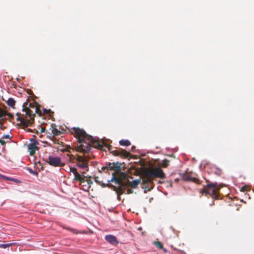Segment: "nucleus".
Here are the masks:
<instances>
[{"mask_svg": "<svg viewBox=\"0 0 254 254\" xmlns=\"http://www.w3.org/2000/svg\"><path fill=\"white\" fill-rule=\"evenodd\" d=\"M90 158L87 156H81L77 155L76 156V166L79 168L84 169L85 172L88 171V161Z\"/></svg>", "mask_w": 254, "mask_h": 254, "instance_id": "39448f33", "label": "nucleus"}, {"mask_svg": "<svg viewBox=\"0 0 254 254\" xmlns=\"http://www.w3.org/2000/svg\"><path fill=\"white\" fill-rule=\"evenodd\" d=\"M162 249L163 250V251L165 253H167V250L166 249L164 248L163 247V249Z\"/></svg>", "mask_w": 254, "mask_h": 254, "instance_id": "4c0bfd02", "label": "nucleus"}, {"mask_svg": "<svg viewBox=\"0 0 254 254\" xmlns=\"http://www.w3.org/2000/svg\"><path fill=\"white\" fill-rule=\"evenodd\" d=\"M70 172H72L74 176V178H76V176H77L79 173L77 172L76 168L75 167H70L69 168Z\"/></svg>", "mask_w": 254, "mask_h": 254, "instance_id": "aec40b11", "label": "nucleus"}, {"mask_svg": "<svg viewBox=\"0 0 254 254\" xmlns=\"http://www.w3.org/2000/svg\"><path fill=\"white\" fill-rule=\"evenodd\" d=\"M62 133V131L57 129L55 124H52L48 131V133L49 134V137H54V136L60 135Z\"/></svg>", "mask_w": 254, "mask_h": 254, "instance_id": "9d476101", "label": "nucleus"}, {"mask_svg": "<svg viewBox=\"0 0 254 254\" xmlns=\"http://www.w3.org/2000/svg\"><path fill=\"white\" fill-rule=\"evenodd\" d=\"M44 113H45V114H50V113H52L53 114V113L51 111L50 109H49V110H47V109H44Z\"/></svg>", "mask_w": 254, "mask_h": 254, "instance_id": "c85d7f7f", "label": "nucleus"}, {"mask_svg": "<svg viewBox=\"0 0 254 254\" xmlns=\"http://www.w3.org/2000/svg\"><path fill=\"white\" fill-rule=\"evenodd\" d=\"M6 116H7L10 118H12L13 117V115L12 114L9 113H6Z\"/></svg>", "mask_w": 254, "mask_h": 254, "instance_id": "2f4dec72", "label": "nucleus"}, {"mask_svg": "<svg viewBox=\"0 0 254 254\" xmlns=\"http://www.w3.org/2000/svg\"><path fill=\"white\" fill-rule=\"evenodd\" d=\"M134 148H135V146H132L131 147V149H132V150L134 149Z\"/></svg>", "mask_w": 254, "mask_h": 254, "instance_id": "ea45409f", "label": "nucleus"}, {"mask_svg": "<svg viewBox=\"0 0 254 254\" xmlns=\"http://www.w3.org/2000/svg\"><path fill=\"white\" fill-rule=\"evenodd\" d=\"M86 182L87 183V185H83V187L84 186L87 189H89L90 188L91 184H92V181L90 179H86Z\"/></svg>", "mask_w": 254, "mask_h": 254, "instance_id": "b1692460", "label": "nucleus"}, {"mask_svg": "<svg viewBox=\"0 0 254 254\" xmlns=\"http://www.w3.org/2000/svg\"><path fill=\"white\" fill-rule=\"evenodd\" d=\"M169 163V160L168 159H164L162 161L161 165L162 167H167Z\"/></svg>", "mask_w": 254, "mask_h": 254, "instance_id": "4be33fe9", "label": "nucleus"}, {"mask_svg": "<svg viewBox=\"0 0 254 254\" xmlns=\"http://www.w3.org/2000/svg\"><path fill=\"white\" fill-rule=\"evenodd\" d=\"M0 143L3 146L5 145V141L4 140L0 139Z\"/></svg>", "mask_w": 254, "mask_h": 254, "instance_id": "473e14b6", "label": "nucleus"}, {"mask_svg": "<svg viewBox=\"0 0 254 254\" xmlns=\"http://www.w3.org/2000/svg\"><path fill=\"white\" fill-rule=\"evenodd\" d=\"M22 111L25 114H16V120L19 121L24 127H27L34 123V118L36 114L42 115L39 105L35 102L33 103L25 102L23 104Z\"/></svg>", "mask_w": 254, "mask_h": 254, "instance_id": "f03ea898", "label": "nucleus"}, {"mask_svg": "<svg viewBox=\"0 0 254 254\" xmlns=\"http://www.w3.org/2000/svg\"><path fill=\"white\" fill-rule=\"evenodd\" d=\"M68 230H70V231H71L72 232H73L74 233H76L75 232V230H73V229H67Z\"/></svg>", "mask_w": 254, "mask_h": 254, "instance_id": "e433bc0d", "label": "nucleus"}, {"mask_svg": "<svg viewBox=\"0 0 254 254\" xmlns=\"http://www.w3.org/2000/svg\"><path fill=\"white\" fill-rule=\"evenodd\" d=\"M3 138L8 139V138H10V136L9 135H4L3 136Z\"/></svg>", "mask_w": 254, "mask_h": 254, "instance_id": "72a5a7b5", "label": "nucleus"}, {"mask_svg": "<svg viewBox=\"0 0 254 254\" xmlns=\"http://www.w3.org/2000/svg\"><path fill=\"white\" fill-rule=\"evenodd\" d=\"M30 141H31V143L28 144V149L30 155L33 156L35 154L36 151L38 149L37 145L39 143L34 138L31 139Z\"/></svg>", "mask_w": 254, "mask_h": 254, "instance_id": "1a4fd4ad", "label": "nucleus"}, {"mask_svg": "<svg viewBox=\"0 0 254 254\" xmlns=\"http://www.w3.org/2000/svg\"><path fill=\"white\" fill-rule=\"evenodd\" d=\"M47 162L50 165L54 167H63L65 165L64 163L62 162L60 157L53 156H49Z\"/></svg>", "mask_w": 254, "mask_h": 254, "instance_id": "0eeeda50", "label": "nucleus"}, {"mask_svg": "<svg viewBox=\"0 0 254 254\" xmlns=\"http://www.w3.org/2000/svg\"><path fill=\"white\" fill-rule=\"evenodd\" d=\"M14 243L0 244V248L6 249L14 245Z\"/></svg>", "mask_w": 254, "mask_h": 254, "instance_id": "6ab92c4d", "label": "nucleus"}, {"mask_svg": "<svg viewBox=\"0 0 254 254\" xmlns=\"http://www.w3.org/2000/svg\"><path fill=\"white\" fill-rule=\"evenodd\" d=\"M146 175L150 177L160 178L163 179L165 177V175L162 170L160 167L152 168L146 172Z\"/></svg>", "mask_w": 254, "mask_h": 254, "instance_id": "423d86ee", "label": "nucleus"}, {"mask_svg": "<svg viewBox=\"0 0 254 254\" xmlns=\"http://www.w3.org/2000/svg\"><path fill=\"white\" fill-rule=\"evenodd\" d=\"M154 244H155V246H156V247H157L158 248H159V249H163V246L161 242H158V241H157V242H155L154 243Z\"/></svg>", "mask_w": 254, "mask_h": 254, "instance_id": "393cba45", "label": "nucleus"}, {"mask_svg": "<svg viewBox=\"0 0 254 254\" xmlns=\"http://www.w3.org/2000/svg\"><path fill=\"white\" fill-rule=\"evenodd\" d=\"M140 180H138V179L133 180L131 182L128 181L127 185L129 187H132L133 188H136L137 187L138 184L140 183Z\"/></svg>", "mask_w": 254, "mask_h": 254, "instance_id": "2eb2a0df", "label": "nucleus"}, {"mask_svg": "<svg viewBox=\"0 0 254 254\" xmlns=\"http://www.w3.org/2000/svg\"><path fill=\"white\" fill-rule=\"evenodd\" d=\"M219 189L217 187L216 183H210L204 187L200 192L205 194L206 196H209L215 199H218Z\"/></svg>", "mask_w": 254, "mask_h": 254, "instance_id": "20e7f679", "label": "nucleus"}, {"mask_svg": "<svg viewBox=\"0 0 254 254\" xmlns=\"http://www.w3.org/2000/svg\"><path fill=\"white\" fill-rule=\"evenodd\" d=\"M6 115V112L0 109V118L3 121H4L6 119L5 116Z\"/></svg>", "mask_w": 254, "mask_h": 254, "instance_id": "a211bd4d", "label": "nucleus"}, {"mask_svg": "<svg viewBox=\"0 0 254 254\" xmlns=\"http://www.w3.org/2000/svg\"><path fill=\"white\" fill-rule=\"evenodd\" d=\"M188 180H192L193 182H195L197 184H199V180L197 178H193V179H191L190 177H188Z\"/></svg>", "mask_w": 254, "mask_h": 254, "instance_id": "cd10ccee", "label": "nucleus"}, {"mask_svg": "<svg viewBox=\"0 0 254 254\" xmlns=\"http://www.w3.org/2000/svg\"><path fill=\"white\" fill-rule=\"evenodd\" d=\"M67 156L68 157L69 161L71 162H73L74 160H76V157H75L73 155H71L70 154H67Z\"/></svg>", "mask_w": 254, "mask_h": 254, "instance_id": "5701e85b", "label": "nucleus"}, {"mask_svg": "<svg viewBox=\"0 0 254 254\" xmlns=\"http://www.w3.org/2000/svg\"><path fill=\"white\" fill-rule=\"evenodd\" d=\"M27 170L32 174L34 175H35V176H37L38 175V172H36V171H34L32 170V169L30 168H27Z\"/></svg>", "mask_w": 254, "mask_h": 254, "instance_id": "a878e982", "label": "nucleus"}, {"mask_svg": "<svg viewBox=\"0 0 254 254\" xmlns=\"http://www.w3.org/2000/svg\"><path fill=\"white\" fill-rule=\"evenodd\" d=\"M45 131V128H41V132H44Z\"/></svg>", "mask_w": 254, "mask_h": 254, "instance_id": "f704fd0d", "label": "nucleus"}, {"mask_svg": "<svg viewBox=\"0 0 254 254\" xmlns=\"http://www.w3.org/2000/svg\"><path fill=\"white\" fill-rule=\"evenodd\" d=\"M138 229L139 230H141L142 229V228L141 227H139V228H138Z\"/></svg>", "mask_w": 254, "mask_h": 254, "instance_id": "a19ab883", "label": "nucleus"}, {"mask_svg": "<svg viewBox=\"0 0 254 254\" xmlns=\"http://www.w3.org/2000/svg\"><path fill=\"white\" fill-rule=\"evenodd\" d=\"M102 170H114L111 181L115 182L116 184L120 185L122 183L123 179L126 178L127 175L125 173H119L121 170V164L119 162L109 163L105 166L102 167Z\"/></svg>", "mask_w": 254, "mask_h": 254, "instance_id": "7ed1b4c3", "label": "nucleus"}, {"mask_svg": "<svg viewBox=\"0 0 254 254\" xmlns=\"http://www.w3.org/2000/svg\"><path fill=\"white\" fill-rule=\"evenodd\" d=\"M121 145L128 146L130 145V142L128 140H121L119 142Z\"/></svg>", "mask_w": 254, "mask_h": 254, "instance_id": "f3484780", "label": "nucleus"}, {"mask_svg": "<svg viewBox=\"0 0 254 254\" xmlns=\"http://www.w3.org/2000/svg\"><path fill=\"white\" fill-rule=\"evenodd\" d=\"M111 150V153L114 156H120L122 157L127 158L130 157V153L126 150L119 148L117 150H112L110 148L109 149Z\"/></svg>", "mask_w": 254, "mask_h": 254, "instance_id": "6e6552de", "label": "nucleus"}, {"mask_svg": "<svg viewBox=\"0 0 254 254\" xmlns=\"http://www.w3.org/2000/svg\"><path fill=\"white\" fill-rule=\"evenodd\" d=\"M4 121L0 118V124L1 125Z\"/></svg>", "mask_w": 254, "mask_h": 254, "instance_id": "58836bf2", "label": "nucleus"}, {"mask_svg": "<svg viewBox=\"0 0 254 254\" xmlns=\"http://www.w3.org/2000/svg\"><path fill=\"white\" fill-rule=\"evenodd\" d=\"M119 185L120 186L118 187L113 185H111L110 187L112 188L114 191H120V190H121V192H124V190L125 189L127 185L123 181L122 183L120 184Z\"/></svg>", "mask_w": 254, "mask_h": 254, "instance_id": "4468645a", "label": "nucleus"}, {"mask_svg": "<svg viewBox=\"0 0 254 254\" xmlns=\"http://www.w3.org/2000/svg\"><path fill=\"white\" fill-rule=\"evenodd\" d=\"M247 190V187L246 186H244L241 188V191L245 192Z\"/></svg>", "mask_w": 254, "mask_h": 254, "instance_id": "c756f323", "label": "nucleus"}, {"mask_svg": "<svg viewBox=\"0 0 254 254\" xmlns=\"http://www.w3.org/2000/svg\"><path fill=\"white\" fill-rule=\"evenodd\" d=\"M153 180L152 177L147 176L146 174L145 177L142 179V182L144 184L147 185L148 190H150L153 188Z\"/></svg>", "mask_w": 254, "mask_h": 254, "instance_id": "9b49d317", "label": "nucleus"}, {"mask_svg": "<svg viewBox=\"0 0 254 254\" xmlns=\"http://www.w3.org/2000/svg\"><path fill=\"white\" fill-rule=\"evenodd\" d=\"M0 178H2L6 179H7V177H4L1 174H0Z\"/></svg>", "mask_w": 254, "mask_h": 254, "instance_id": "c9c22d12", "label": "nucleus"}, {"mask_svg": "<svg viewBox=\"0 0 254 254\" xmlns=\"http://www.w3.org/2000/svg\"><path fill=\"white\" fill-rule=\"evenodd\" d=\"M54 142V143L60 144L63 143L62 140H60L59 139H58L56 136L54 137H49Z\"/></svg>", "mask_w": 254, "mask_h": 254, "instance_id": "412c9836", "label": "nucleus"}, {"mask_svg": "<svg viewBox=\"0 0 254 254\" xmlns=\"http://www.w3.org/2000/svg\"><path fill=\"white\" fill-rule=\"evenodd\" d=\"M106 240L110 244L113 245H117L118 244V241L117 238L113 235H108L105 236Z\"/></svg>", "mask_w": 254, "mask_h": 254, "instance_id": "f8f14e48", "label": "nucleus"}, {"mask_svg": "<svg viewBox=\"0 0 254 254\" xmlns=\"http://www.w3.org/2000/svg\"><path fill=\"white\" fill-rule=\"evenodd\" d=\"M86 172L83 171L81 173V174H79L77 176H76V178L74 179L76 181H77L80 182V184H84V183H86V177L85 176L84 174H85Z\"/></svg>", "mask_w": 254, "mask_h": 254, "instance_id": "ddd939ff", "label": "nucleus"}, {"mask_svg": "<svg viewBox=\"0 0 254 254\" xmlns=\"http://www.w3.org/2000/svg\"><path fill=\"white\" fill-rule=\"evenodd\" d=\"M71 133L77 138L79 144L77 149L78 152L86 153L90 151L91 147L99 149H102L103 147L98 140L88 135L83 129L73 127Z\"/></svg>", "mask_w": 254, "mask_h": 254, "instance_id": "f257e3e1", "label": "nucleus"}, {"mask_svg": "<svg viewBox=\"0 0 254 254\" xmlns=\"http://www.w3.org/2000/svg\"><path fill=\"white\" fill-rule=\"evenodd\" d=\"M133 192V190L131 189H128L127 190V194H130V193H132Z\"/></svg>", "mask_w": 254, "mask_h": 254, "instance_id": "7c9ffc66", "label": "nucleus"}, {"mask_svg": "<svg viewBox=\"0 0 254 254\" xmlns=\"http://www.w3.org/2000/svg\"><path fill=\"white\" fill-rule=\"evenodd\" d=\"M117 192V198L118 200L121 199V195L124 193L123 192H121V190L120 191H115Z\"/></svg>", "mask_w": 254, "mask_h": 254, "instance_id": "bb28decb", "label": "nucleus"}, {"mask_svg": "<svg viewBox=\"0 0 254 254\" xmlns=\"http://www.w3.org/2000/svg\"><path fill=\"white\" fill-rule=\"evenodd\" d=\"M6 102L8 106L11 107L13 109L14 108L15 101L13 98H9Z\"/></svg>", "mask_w": 254, "mask_h": 254, "instance_id": "dca6fc26", "label": "nucleus"}]
</instances>
